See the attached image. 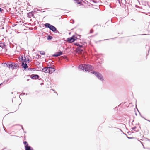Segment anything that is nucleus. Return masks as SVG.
I'll return each instance as SVG.
<instances>
[{
    "instance_id": "obj_12",
    "label": "nucleus",
    "mask_w": 150,
    "mask_h": 150,
    "mask_svg": "<svg viewBox=\"0 0 150 150\" xmlns=\"http://www.w3.org/2000/svg\"><path fill=\"white\" fill-rule=\"evenodd\" d=\"M7 66L9 68H11L13 69H15V68H14V67H13V63L11 64H9Z\"/></svg>"
},
{
    "instance_id": "obj_3",
    "label": "nucleus",
    "mask_w": 150,
    "mask_h": 150,
    "mask_svg": "<svg viewBox=\"0 0 150 150\" xmlns=\"http://www.w3.org/2000/svg\"><path fill=\"white\" fill-rule=\"evenodd\" d=\"M91 73L92 74L95 75V76L97 77H98V79H100L101 81H102L103 80L102 76L98 72H97L94 71H93L92 72H91Z\"/></svg>"
},
{
    "instance_id": "obj_7",
    "label": "nucleus",
    "mask_w": 150,
    "mask_h": 150,
    "mask_svg": "<svg viewBox=\"0 0 150 150\" xmlns=\"http://www.w3.org/2000/svg\"><path fill=\"white\" fill-rule=\"evenodd\" d=\"M49 73L51 74L53 72L55 71V69L54 68H52V67H49Z\"/></svg>"
},
{
    "instance_id": "obj_21",
    "label": "nucleus",
    "mask_w": 150,
    "mask_h": 150,
    "mask_svg": "<svg viewBox=\"0 0 150 150\" xmlns=\"http://www.w3.org/2000/svg\"><path fill=\"white\" fill-rule=\"evenodd\" d=\"M132 21H134V20H133V19H132V20H131V23H132Z\"/></svg>"
},
{
    "instance_id": "obj_6",
    "label": "nucleus",
    "mask_w": 150,
    "mask_h": 150,
    "mask_svg": "<svg viewBox=\"0 0 150 150\" xmlns=\"http://www.w3.org/2000/svg\"><path fill=\"white\" fill-rule=\"evenodd\" d=\"M49 67H45L42 69V71L46 73H49Z\"/></svg>"
},
{
    "instance_id": "obj_17",
    "label": "nucleus",
    "mask_w": 150,
    "mask_h": 150,
    "mask_svg": "<svg viewBox=\"0 0 150 150\" xmlns=\"http://www.w3.org/2000/svg\"><path fill=\"white\" fill-rule=\"evenodd\" d=\"M23 143L25 145V146H28V144L27 143L26 141L23 142Z\"/></svg>"
},
{
    "instance_id": "obj_16",
    "label": "nucleus",
    "mask_w": 150,
    "mask_h": 150,
    "mask_svg": "<svg viewBox=\"0 0 150 150\" xmlns=\"http://www.w3.org/2000/svg\"><path fill=\"white\" fill-rule=\"evenodd\" d=\"M76 3L78 4H80L81 3L80 0H75Z\"/></svg>"
},
{
    "instance_id": "obj_14",
    "label": "nucleus",
    "mask_w": 150,
    "mask_h": 150,
    "mask_svg": "<svg viewBox=\"0 0 150 150\" xmlns=\"http://www.w3.org/2000/svg\"><path fill=\"white\" fill-rule=\"evenodd\" d=\"M74 44L77 46H78L79 47H80V48H82L83 47V46L82 45H80L79 43H75Z\"/></svg>"
},
{
    "instance_id": "obj_26",
    "label": "nucleus",
    "mask_w": 150,
    "mask_h": 150,
    "mask_svg": "<svg viewBox=\"0 0 150 150\" xmlns=\"http://www.w3.org/2000/svg\"><path fill=\"white\" fill-rule=\"evenodd\" d=\"M29 80V79H27V81H28V80Z\"/></svg>"
},
{
    "instance_id": "obj_18",
    "label": "nucleus",
    "mask_w": 150,
    "mask_h": 150,
    "mask_svg": "<svg viewBox=\"0 0 150 150\" xmlns=\"http://www.w3.org/2000/svg\"><path fill=\"white\" fill-rule=\"evenodd\" d=\"M94 32V30L93 29H91V30H90V33H93Z\"/></svg>"
},
{
    "instance_id": "obj_20",
    "label": "nucleus",
    "mask_w": 150,
    "mask_h": 150,
    "mask_svg": "<svg viewBox=\"0 0 150 150\" xmlns=\"http://www.w3.org/2000/svg\"><path fill=\"white\" fill-rule=\"evenodd\" d=\"M52 38V37H51V36H49H49H48V39H49V38H50V39H51V38Z\"/></svg>"
},
{
    "instance_id": "obj_9",
    "label": "nucleus",
    "mask_w": 150,
    "mask_h": 150,
    "mask_svg": "<svg viewBox=\"0 0 150 150\" xmlns=\"http://www.w3.org/2000/svg\"><path fill=\"white\" fill-rule=\"evenodd\" d=\"M62 54V52L61 51H60L59 52H57L53 56L54 57H58L59 56Z\"/></svg>"
},
{
    "instance_id": "obj_4",
    "label": "nucleus",
    "mask_w": 150,
    "mask_h": 150,
    "mask_svg": "<svg viewBox=\"0 0 150 150\" xmlns=\"http://www.w3.org/2000/svg\"><path fill=\"white\" fill-rule=\"evenodd\" d=\"M77 38L74 36L72 37L68 38L67 39V41L69 43H71L74 42L76 40Z\"/></svg>"
},
{
    "instance_id": "obj_10",
    "label": "nucleus",
    "mask_w": 150,
    "mask_h": 150,
    "mask_svg": "<svg viewBox=\"0 0 150 150\" xmlns=\"http://www.w3.org/2000/svg\"><path fill=\"white\" fill-rule=\"evenodd\" d=\"M25 150H34L33 148H31L30 146H25Z\"/></svg>"
},
{
    "instance_id": "obj_24",
    "label": "nucleus",
    "mask_w": 150,
    "mask_h": 150,
    "mask_svg": "<svg viewBox=\"0 0 150 150\" xmlns=\"http://www.w3.org/2000/svg\"><path fill=\"white\" fill-rule=\"evenodd\" d=\"M149 22H148V23H147V25H148V26H149Z\"/></svg>"
},
{
    "instance_id": "obj_22",
    "label": "nucleus",
    "mask_w": 150,
    "mask_h": 150,
    "mask_svg": "<svg viewBox=\"0 0 150 150\" xmlns=\"http://www.w3.org/2000/svg\"><path fill=\"white\" fill-rule=\"evenodd\" d=\"M79 51H80V52H81V51H83V50L82 49H79Z\"/></svg>"
},
{
    "instance_id": "obj_19",
    "label": "nucleus",
    "mask_w": 150,
    "mask_h": 150,
    "mask_svg": "<svg viewBox=\"0 0 150 150\" xmlns=\"http://www.w3.org/2000/svg\"><path fill=\"white\" fill-rule=\"evenodd\" d=\"M33 69V70H34V69L33 68H29L28 69V70H29V71H32V70Z\"/></svg>"
},
{
    "instance_id": "obj_2",
    "label": "nucleus",
    "mask_w": 150,
    "mask_h": 150,
    "mask_svg": "<svg viewBox=\"0 0 150 150\" xmlns=\"http://www.w3.org/2000/svg\"><path fill=\"white\" fill-rule=\"evenodd\" d=\"M46 27H47L53 32H54L56 30V28L54 26L51 25L49 23H46L44 24Z\"/></svg>"
},
{
    "instance_id": "obj_8",
    "label": "nucleus",
    "mask_w": 150,
    "mask_h": 150,
    "mask_svg": "<svg viewBox=\"0 0 150 150\" xmlns=\"http://www.w3.org/2000/svg\"><path fill=\"white\" fill-rule=\"evenodd\" d=\"M22 59L24 62L27 63H29V59L28 57L26 58L25 57H22Z\"/></svg>"
},
{
    "instance_id": "obj_1",
    "label": "nucleus",
    "mask_w": 150,
    "mask_h": 150,
    "mask_svg": "<svg viewBox=\"0 0 150 150\" xmlns=\"http://www.w3.org/2000/svg\"><path fill=\"white\" fill-rule=\"evenodd\" d=\"M81 69L85 71H91L93 68L92 66L89 64H83L81 67Z\"/></svg>"
},
{
    "instance_id": "obj_15",
    "label": "nucleus",
    "mask_w": 150,
    "mask_h": 150,
    "mask_svg": "<svg viewBox=\"0 0 150 150\" xmlns=\"http://www.w3.org/2000/svg\"><path fill=\"white\" fill-rule=\"evenodd\" d=\"M39 52L41 55H44L45 54V53L44 51H40Z\"/></svg>"
},
{
    "instance_id": "obj_23",
    "label": "nucleus",
    "mask_w": 150,
    "mask_h": 150,
    "mask_svg": "<svg viewBox=\"0 0 150 150\" xmlns=\"http://www.w3.org/2000/svg\"><path fill=\"white\" fill-rule=\"evenodd\" d=\"M2 10L1 8H0V11L1 12H2Z\"/></svg>"
},
{
    "instance_id": "obj_11",
    "label": "nucleus",
    "mask_w": 150,
    "mask_h": 150,
    "mask_svg": "<svg viewBox=\"0 0 150 150\" xmlns=\"http://www.w3.org/2000/svg\"><path fill=\"white\" fill-rule=\"evenodd\" d=\"M22 66L23 67L24 69H26L28 67V66L27 64L24 63V62H22Z\"/></svg>"
},
{
    "instance_id": "obj_13",
    "label": "nucleus",
    "mask_w": 150,
    "mask_h": 150,
    "mask_svg": "<svg viewBox=\"0 0 150 150\" xmlns=\"http://www.w3.org/2000/svg\"><path fill=\"white\" fill-rule=\"evenodd\" d=\"M13 67H14L15 69H16L18 67V64H17L13 63Z\"/></svg>"
},
{
    "instance_id": "obj_25",
    "label": "nucleus",
    "mask_w": 150,
    "mask_h": 150,
    "mask_svg": "<svg viewBox=\"0 0 150 150\" xmlns=\"http://www.w3.org/2000/svg\"><path fill=\"white\" fill-rule=\"evenodd\" d=\"M28 14L29 15H30V14H32V13H28Z\"/></svg>"
},
{
    "instance_id": "obj_5",
    "label": "nucleus",
    "mask_w": 150,
    "mask_h": 150,
    "mask_svg": "<svg viewBox=\"0 0 150 150\" xmlns=\"http://www.w3.org/2000/svg\"><path fill=\"white\" fill-rule=\"evenodd\" d=\"M30 77L33 79H38L39 76L38 75H32L30 76Z\"/></svg>"
}]
</instances>
